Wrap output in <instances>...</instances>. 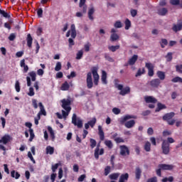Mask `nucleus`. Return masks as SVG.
Segmentation results:
<instances>
[{"label": "nucleus", "mask_w": 182, "mask_h": 182, "mask_svg": "<svg viewBox=\"0 0 182 182\" xmlns=\"http://www.w3.org/2000/svg\"><path fill=\"white\" fill-rule=\"evenodd\" d=\"M100 77L97 73V68L94 67L92 70V73L90 72L87 74V89H92L93 87V83L95 86L99 85V79Z\"/></svg>", "instance_id": "nucleus-1"}, {"label": "nucleus", "mask_w": 182, "mask_h": 182, "mask_svg": "<svg viewBox=\"0 0 182 182\" xmlns=\"http://www.w3.org/2000/svg\"><path fill=\"white\" fill-rule=\"evenodd\" d=\"M130 119H136V117L134 115L127 114L124 117H122L119 119V123L120 124H124L127 129H132V127H134L136 124V121H134V119L130 120ZM127 120H129V121H127Z\"/></svg>", "instance_id": "nucleus-2"}, {"label": "nucleus", "mask_w": 182, "mask_h": 182, "mask_svg": "<svg viewBox=\"0 0 182 182\" xmlns=\"http://www.w3.org/2000/svg\"><path fill=\"white\" fill-rule=\"evenodd\" d=\"M175 114H176L174 112L166 113L163 116L162 119L164 122H167L169 126H173V124L176 123V119H171L173 118V116H175Z\"/></svg>", "instance_id": "nucleus-3"}, {"label": "nucleus", "mask_w": 182, "mask_h": 182, "mask_svg": "<svg viewBox=\"0 0 182 182\" xmlns=\"http://www.w3.org/2000/svg\"><path fill=\"white\" fill-rule=\"evenodd\" d=\"M72 124L74 126H77V129H82L83 127V122L82 119H77V115L76 114H73Z\"/></svg>", "instance_id": "nucleus-4"}, {"label": "nucleus", "mask_w": 182, "mask_h": 182, "mask_svg": "<svg viewBox=\"0 0 182 182\" xmlns=\"http://www.w3.org/2000/svg\"><path fill=\"white\" fill-rule=\"evenodd\" d=\"M161 150L163 154L167 155L170 153V144L167 142V140L164 139L161 144Z\"/></svg>", "instance_id": "nucleus-5"}, {"label": "nucleus", "mask_w": 182, "mask_h": 182, "mask_svg": "<svg viewBox=\"0 0 182 182\" xmlns=\"http://www.w3.org/2000/svg\"><path fill=\"white\" fill-rule=\"evenodd\" d=\"M61 107H63V109H64V110H68L69 112V110H72V107H70V105H72V101H70V100L69 99H63L61 100Z\"/></svg>", "instance_id": "nucleus-6"}, {"label": "nucleus", "mask_w": 182, "mask_h": 182, "mask_svg": "<svg viewBox=\"0 0 182 182\" xmlns=\"http://www.w3.org/2000/svg\"><path fill=\"white\" fill-rule=\"evenodd\" d=\"M103 154H105V149L103 148L100 149V144H98L94 152L96 160H99V156H103Z\"/></svg>", "instance_id": "nucleus-7"}, {"label": "nucleus", "mask_w": 182, "mask_h": 182, "mask_svg": "<svg viewBox=\"0 0 182 182\" xmlns=\"http://www.w3.org/2000/svg\"><path fill=\"white\" fill-rule=\"evenodd\" d=\"M120 152L119 154L121 156H130V150L129 149V147L126 145H121L119 146Z\"/></svg>", "instance_id": "nucleus-8"}, {"label": "nucleus", "mask_w": 182, "mask_h": 182, "mask_svg": "<svg viewBox=\"0 0 182 182\" xmlns=\"http://www.w3.org/2000/svg\"><path fill=\"white\" fill-rule=\"evenodd\" d=\"M118 90H120L119 95L121 96H126L130 93V87H125L123 88V85H118Z\"/></svg>", "instance_id": "nucleus-9"}, {"label": "nucleus", "mask_w": 182, "mask_h": 182, "mask_svg": "<svg viewBox=\"0 0 182 182\" xmlns=\"http://www.w3.org/2000/svg\"><path fill=\"white\" fill-rule=\"evenodd\" d=\"M145 67L148 69V75L153 77L154 76V65L151 63H146Z\"/></svg>", "instance_id": "nucleus-10"}, {"label": "nucleus", "mask_w": 182, "mask_h": 182, "mask_svg": "<svg viewBox=\"0 0 182 182\" xmlns=\"http://www.w3.org/2000/svg\"><path fill=\"white\" fill-rule=\"evenodd\" d=\"M161 83V81L159 78L154 79L150 81L149 85L151 87H154L155 89H157L160 86V84Z\"/></svg>", "instance_id": "nucleus-11"}, {"label": "nucleus", "mask_w": 182, "mask_h": 182, "mask_svg": "<svg viewBox=\"0 0 182 182\" xmlns=\"http://www.w3.org/2000/svg\"><path fill=\"white\" fill-rule=\"evenodd\" d=\"M12 140V138L10 136L9 134H5L0 139V143H2L3 144H8L9 141Z\"/></svg>", "instance_id": "nucleus-12"}, {"label": "nucleus", "mask_w": 182, "mask_h": 182, "mask_svg": "<svg viewBox=\"0 0 182 182\" xmlns=\"http://www.w3.org/2000/svg\"><path fill=\"white\" fill-rule=\"evenodd\" d=\"M158 168H161L162 170H173V168H174V166L166 164H161L158 165Z\"/></svg>", "instance_id": "nucleus-13"}, {"label": "nucleus", "mask_w": 182, "mask_h": 182, "mask_svg": "<svg viewBox=\"0 0 182 182\" xmlns=\"http://www.w3.org/2000/svg\"><path fill=\"white\" fill-rule=\"evenodd\" d=\"M141 173H143V171L140 167L137 166L135 168L134 174L136 180L139 181L140 178H141Z\"/></svg>", "instance_id": "nucleus-14"}, {"label": "nucleus", "mask_w": 182, "mask_h": 182, "mask_svg": "<svg viewBox=\"0 0 182 182\" xmlns=\"http://www.w3.org/2000/svg\"><path fill=\"white\" fill-rule=\"evenodd\" d=\"M182 29V21L178 23H173V27H172V31H173V32H180V31H181Z\"/></svg>", "instance_id": "nucleus-15"}, {"label": "nucleus", "mask_w": 182, "mask_h": 182, "mask_svg": "<svg viewBox=\"0 0 182 182\" xmlns=\"http://www.w3.org/2000/svg\"><path fill=\"white\" fill-rule=\"evenodd\" d=\"M101 82L102 85H107V73L106 71H102Z\"/></svg>", "instance_id": "nucleus-16"}, {"label": "nucleus", "mask_w": 182, "mask_h": 182, "mask_svg": "<svg viewBox=\"0 0 182 182\" xmlns=\"http://www.w3.org/2000/svg\"><path fill=\"white\" fill-rule=\"evenodd\" d=\"M144 100L146 103H157V99L154 98L152 96L144 97Z\"/></svg>", "instance_id": "nucleus-17"}, {"label": "nucleus", "mask_w": 182, "mask_h": 182, "mask_svg": "<svg viewBox=\"0 0 182 182\" xmlns=\"http://www.w3.org/2000/svg\"><path fill=\"white\" fill-rule=\"evenodd\" d=\"M137 59H139L138 55H134L129 60H128L130 66H133L137 62Z\"/></svg>", "instance_id": "nucleus-18"}, {"label": "nucleus", "mask_w": 182, "mask_h": 182, "mask_svg": "<svg viewBox=\"0 0 182 182\" xmlns=\"http://www.w3.org/2000/svg\"><path fill=\"white\" fill-rule=\"evenodd\" d=\"M98 134L100 136V140H101V141H103V140H105V132H103V129L100 125L98 126Z\"/></svg>", "instance_id": "nucleus-19"}, {"label": "nucleus", "mask_w": 182, "mask_h": 182, "mask_svg": "<svg viewBox=\"0 0 182 182\" xmlns=\"http://www.w3.org/2000/svg\"><path fill=\"white\" fill-rule=\"evenodd\" d=\"M38 107L40 108L38 113L41 114L43 116H46V110H45V106H43V104H42V102H39Z\"/></svg>", "instance_id": "nucleus-20"}, {"label": "nucleus", "mask_w": 182, "mask_h": 182, "mask_svg": "<svg viewBox=\"0 0 182 182\" xmlns=\"http://www.w3.org/2000/svg\"><path fill=\"white\" fill-rule=\"evenodd\" d=\"M168 12V10L166 8H161L158 9V14H159L161 16H166L167 13Z\"/></svg>", "instance_id": "nucleus-21"}, {"label": "nucleus", "mask_w": 182, "mask_h": 182, "mask_svg": "<svg viewBox=\"0 0 182 182\" xmlns=\"http://www.w3.org/2000/svg\"><path fill=\"white\" fill-rule=\"evenodd\" d=\"M27 46H28L30 48H32V42H33V38H32V36H31V33H28L27 35Z\"/></svg>", "instance_id": "nucleus-22"}, {"label": "nucleus", "mask_w": 182, "mask_h": 182, "mask_svg": "<svg viewBox=\"0 0 182 182\" xmlns=\"http://www.w3.org/2000/svg\"><path fill=\"white\" fill-rule=\"evenodd\" d=\"M164 109H167V107L166 106V105H163V104H161V102H159L157 104V107L155 109V112L157 113V112H160V110H163Z\"/></svg>", "instance_id": "nucleus-23"}, {"label": "nucleus", "mask_w": 182, "mask_h": 182, "mask_svg": "<svg viewBox=\"0 0 182 182\" xmlns=\"http://www.w3.org/2000/svg\"><path fill=\"white\" fill-rule=\"evenodd\" d=\"M127 180H129V173H126L120 176L119 182H124Z\"/></svg>", "instance_id": "nucleus-24"}, {"label": "nucleus", "mask_w": 182, "mask_h": 182, "mask_svg": "<svg viewBox=\"0 0 182 182\" xmlns=\"http://www.w3.org/2000/svg\"><path fill=\"white\" fill-rule=\"evenodd\" d=\"M93 14H95V8L92 7L88 11V18L90 21H93V19H95Z\"/></svg>", "instance_id": "nucleus-25"}, {"label": "nucleus", "mask_w": 182, "mask_h": 182, "mask_svg": "<svg viewBox=\"0 0 182 182\" xmlns=\"http://www.w3.org/2000/svg\"><path fill=\"white\" fill-rule=\"evenodd\" d=\"M156 75L160 81L166 79V73H164L163 71H157Z\"/></svg>", "instance_id": "nucleus-26"}, {"label": "nucleus", "mask_w": 182, "mask_h": 182, "mask_svg": "<svg viewBox=\"0 0 182 182\" xmlns=\"http://www.w3.org/2000/svg\"><path fill=\"white\" fill-rule=\"evenodd\" d=\"M119 35L117 33H112L110 36V41L111 42H116V41H119Z\"/></svg>", "instance_id": "nucleus-27"}, {"label": "nucleus", "mask_w": 182, "mask_h": 182, "mask_svg": "<svg viewBox=\"0 0 182 182\" xmlns=\"http://www.w3.org/2000/svg\"><path fill=\"white\" fill-rule=\"evenodd\" d=\"M46 154H53V153H55V148L50 146H48L46 149Z\"/></svg>", "instance_id": "nucleus-28"}, {"label": "nucleus", "mask_w": 182, "mask_h": 182, "mask_svg": "<svg viewBox=\"0 0 182 182\" xmlns=\"http://www.w3.org/2000/svg\"><path fill=\"white\" fill-rule=\"evenodd\" d=\"M144 149L145 150V151H151V144H150L149 141H146L144 146Z\"/></svg>", "instance_id": "nucleus-29"}, {"label": "nucleus", "mask_w": 182, "mask_h": 182, "mask_svg": "<svg viewBox=\"0 0 182 182\" xmlns=\"http://www.w3.org/2000/svg\"><path fill=\"white\" fill-rule=\"evenodd\" d=\"M11 176L13 178H16V180H18V178H19V177H21V174L18 172H16L15 171H12L11 172Z\"/></svg>", "instance_id": "nucleus-30"}, {"label": "nucleus", "mask_w": 182, "mask_h": 182, "mask_svg": "<svg viewBox=\"0 0 182 182\" xmlns=\"http://www.w3.org/2000/svg\"><path fill=\"white\" fill-rule=\"evenodd\" d=\"M48 130L50 133V136L51 137L52 141H55V132H53V129L50 127H48Z\"/></svg>", "instance_id": "nucleus-31"}, {"label": "nucleus", "mask_w": 182, "mask_h": 182, "mask_svg": "<svg viewBox=\"0 0 182 182\" xmlns=\"http://www.w3.org/2000/svg\"><path fill=\"white\" fill-rule=\"evenodd\" d=\"M70 87V85H69V83H68V81H65L61 86V90H69V88Z\"/></svg>", "instance_id": "nucleus-32"}, {"label": "nucleus", "mask_w": 182, "mask_h": 182, "mask_svg": "<svg viewBox=\"0 0 182 182\" xmlns=\"http://www.w3.org/2000/svg\"><path fill=\"white\" fill-rule=\"evenodd\" d=\"M124 23L126 31H129L132 26V21H130L129 18H126Z\"/></svg>", "instance_id": "nucleus-33"}, {"label": "nucleus", "mask_w": 182, "mask_h": 182, "mask_svg": "<svg viewBox=\"0 0 182 182\" xmlns=\"http://www.w3.org/2000/svg\"><path fill=\"white\" fill-rule=\"evenodd\" d=\"M144 73H146V70H144V68H139L136 73L135 77H139V76H141V75H144Z\"/></svg>", "instance_id": "nucleus-34"}, {"label": "nucleus", "mask_w": 182, "mask_h": 182, "mask_svg": "<svg viewBox=\"0 0 182 182\" xmlns=\"http://www.w3.org/2000/svg\"><path fill=\"white\" fill-rule=\"evenodd\" d=\"M120 176V173H114L109 176L110 180H117L119 178V176Z\"/></svg>", "instance_id": "nucleus-35"}, {"label": "nucleus", "mask_w": 182, "mask_h": 182, "mask_svg": "<svg viewBox=\"0 0 182 182\" xmlns=\"http://www.w3.org/2000/svg\"><path fill=\"white\" fill-rule=\"evenodd\" d=\"M109 50L111 52H116L118 49H120V46H111L108 47Z\"/></svg>", "instance_id": "nucleus-36"}, {"label": "nucleus", "mask_w": 182, "mask_h": 182, "mask_svg": "<svg viewBox=\"0 0 182 182\" xmlns=\"http://www.w3.org/2000/svg\"><path fill=\"white\" fill-rule=\"evenodd\" d=\"M105 146H107V147H108V149H109V150L113 149V142H112V141L105 140Z\"/></svg>", "instance_id": "nucleus-37"}, {"label": "nucleus", "mask_w": 182, "mask_h": 182, "mask_svg": "<svg viewBox=\"0 0 182 182\" xmlns=\"http://www.w3.org/2000/svg\"><path fill=\"white\" fill-rule=\"evenodd\" d=\"M83 58V50H80L76 54V59L80 60Z\"/></svg>", "instance_id": "nucleus-38"}, {"label": "nucleus", "mask_w": 182, "mask_h": 182, "mask_svg": "<svg viewBox=\"0 0 182 182\" xmlns=\"http://www.w3.org/2000/svg\"><path fill=\"white\" fill-rule=\"evenodd\" d=\"M167 45H168V41H167V39L162 38L161 43V48H166V46H167Z\"/></svg>", "instance_id": "nucleus-39"}, {"label": "nucleus", "mask_w": 182, "mask_h": 182, "mask_svg": "<svg viewBox=\"0 0 182 182\" xmlns=\"http://www.w3.org/2000/svg\"><path fill=\"white\" fill-rule=\"evenodd\" d=\"M173 83H182V78L180 77H175L171 80Z\"/></svg>", "instance_id": "nucleus-40"}, {"label": "nucleus", "mask_w": 182, "mask_h": 182, "mask_svg": "<svg viewBox=\"0 0 182 182\" xmlns=\"http://www.w3.org/2000/svg\"><path fill=\"white\" fill-rule=\"evenodd\" d=\"M90 143L91 149H95V147H96V144H97V142H96V139L92 138L90 139Z\"/></svg>", "instance_id": "nucleus-41"}, {"label": "nucleus", "mask_w": 182, "mask_h": 182, "mask_svg": "<svg viewBox=\"0 0 182 182\" xmlns=\"http://www.w3.org/2000/svg\"><path fill=\"white\" fill-rule=\"evenodd\" d=\"M28 75L31 76L32 82H35L36 80V73H35V71L30 72Z\"/></svg>", "instance_id": "nucleus-42"}, {"label": "nucleus", "mask_w": 182, "mask_h": 182, "mask_svg": "<svg viewBox=\"0 0 182 182\" xmlns=\"http://www.w3.org/2000/svg\"><path fill=\"white\" fill-rule=\"evenodd\" d=\"M96 122H97L96 117H94L92 119V120L89 121L87 124H90V127L93 128L95 127V124H96Z\"/></svg>", "instance_id": "nucleus-43"}, {"label": "nucleus", "mask_w": 182, "mask_h": 182, "mask_svg": "<svg viewBox=\"0 0 182 182\" xmlns=\"http://www.w3.org/2000/svg\"><path fill=\"white\" fill-rule=\"evenodd\" d=\"M29 133H30V138H29V141H33V139H35V133L33 132V129H29Z\"/></svg>", "instance_id": "nucleus-44"}, {"label": "nucleus", "mask_w": 182, "mask_h": 182, "mask_svg": "<svg viewBox=\"0 0 182 182\" xmlns=\"http://www.w3.org/2000/svg\"><path fill=\"white\" fill-rule=\"evenodd\" d=\"M61 69H62V63L58 61L56 63L55 70V72H59V70H61Z\"/></svg>", "instance_id": "nucleus-45"}, {"label": "nucleus", "mask_w": 182, "mask_h": 182, "mask_svg": "<svg viewBox=\"0 0 182 182\" xmlns=\"http://www.w3.org/2000/svg\"><path fill=\"white\" fill-rule=\"evenodd\" d=\"M0 15L4 16V18H11V16L6 13L4 10L0 9Z\"/></svg>", "instance_id": "nucleus-46"}, {"label": "nucleus", "mask_w": 182, "mask_h": 182, "mask_svg": "<svg viewBox=\"0 0 182 182\" xmlns=\"http://www.w3.org/2000/svg\"><path fill=\"white\" fill-rule=\"evenodd\" d=\"M15 89L17 93H19L21 92V85L19 84V81L16 80L15 83Z\"/></svg>", "instance_id": "nucleus-47"}, {"label": "nucleus", "mask_w": 182, "mask_h": 182, "mask_svg": "<svg viewBox=\"0 0 182 182\" xmlns=\"http://www.w3.org/2000/svg\"><path fill=\"white\" fill-rule=\"evenodd\" d=\"M166 58L167 62H171L173 60V53H168Z\"/></svg>", "instance_id": "nucleus-48"}, {"label": "nucleus", "mask_w": 182, "mask_h": 182, "mask_svg": "<svg viewBox=\"0 0 182 182\" xmlns=\"http://www.w3.org/2000/svg\"><path fill=\"white\" fill-rule=\"evenodd\" d=\"M69 113H70V110H62V115L64 119H66L69 116Z\"/></svg>", "instance_id": "nucleus-49"}, {"label": "nucleus", "mask_w": 182, "mask_h": 182, "mask_svg": "<svg viewBox=\"0 0 182 182\" xmlns=\"http://www.w3.org/2000/svg\"><path fill=\"white\" fill-rule=\"evenodd\" d=\"M166 181H169V182H173L174 181V177L173 176H169L168 178H164L162 179V182H166Z\"/></svg>", "instance_id": "nucleus-50"}, {"label": "nucleus", "mask_w": 182, "mask_h": 182, "mask_svg": "<svg viewBox=\"0 0 182 182\" xmlns=\"http://www.w3.org/2000/svg\"><path fill=\"white\" fill-rule=\"evenodd\" d=\"M32 106L33 109H38V100L32 99Z\"/></svg>", "instance_id": "nucleus-51"}, {"label": "nucleus", "mask_w": 182, "mask_h": 182, "mask_svg": "<svg viewBox=\"0 0 182 182\" xmlns=\"http://www.w3.org/2000/svg\"><path fill=\"white\" fill-rule=\"evenodd\" d=\"M90 43H87L86 44H85L84 46V49H85V52H89L90 50Z\"/></svg>", "instance_id": "nucleus-52"}, {"label": "nucleus", "mask_w": 182, "mask_h": 182, "mask_svg": "<svg viewBox=\"0 0 182 182\" xmlns=\"http://www.w3.org/2000/svg\"><path fill=\"white\" fill-rule=\"evenodd\" d=\"M105 58L106 60H108V62H114V60L112 57H110V55H109V54L107 53L105 54Z\"/></svg>", "instance_id": "nucleus-53"}, {"label": "nucleus", "mask_w": 182, "mask_h": 182, "mask_svg": "<svg viewBox=\"0 0 182 182\" xmlns=\"http://www.w3.org/2000/svg\"><path fill=\"white\" fill-rule=\"evenodd\" d=\"M37 15H38V18H42V16L43 15V10L42 9V8H40L38 9Z\"/></svg>", "instance_id": "nucleus-54"}, {"label": "nucleus", "mask_w": 182, "mask_h": 182, "mask_svg": "<svg viewBox=\"0 0 182 182\" xmlns=\"http://www.w3.org/2000/svg\"><path fill=\"white\" fill-rule=\"evenodd\" d=\"M114 28H122V21H116L114 24Z\"/></svg>", "instance_id": "nucleus-55"}, {"label": "nucleus", "mask_w": 182, "mask_h": 182, "mask_svg": "<svg viewBox=\"0 0 182 182\" xmlns=\"http://www.w3.org/2000/svg\"><path fill=\"white\" fill-rule=\"evenodd\" d=\"M28 157H29L30 160L32 161V162L33 163V164H35L36 163V161H35V159H33V156H32V153H31V151L28 152Z\"/></svg>", "instance_id": "nucleus-56"}, {"label": "nucleus", "mask_w": 182, "mask_h": 182, "mask_svg": "<svg viewBox=\"0 0 182 182\" xmlns=\"http://www.w3.org/2000/svg\"><path fill=\"white\" fill-rule=\"evenodd\" d=\"M176 69L178 73H182V64L176 65Z\"/></svg>", "instance_id": "nucleus-57"}, {"label": "nucleus", "mask_w": 182, "mask_h": 182, "mask_svg": "<svg viewBox=\"0 0 182 182\" xmlns=\"http://www.w3.org/2000/svg\"><path fill=\"white\" fill-rule=\"evenodd\" d=\"M110 166H107L105 168V176H109V174L110 173Z\"/></svg>", "instance_id": "nucleus-58"}, {"label": "nucleus", "mask_w": 182, "mask_h": 182, "mask_svg": "<svg viewBox=\"0 0 182 182\" xmlns=\"http://www.w3.org/2000/svg\"><path fill=\"white\" fill-rule=\"evenodd\" d=\"M114 141L117 144H119V143H124V139H123V138H122V137H117V139H115Z\"/></svg>", "instance_id": "nucleus-59"}, {"label": "nucleus", "mask_w": 182, "mask_h": 182, "mask_svg": "<svg viewBox=\"0 0 182 182\" xmlns=\"http://www.w3.org/2000/svg\"><path fill=\"white\" fill-rule=\"evenodd\" d=\"M28 96H35V91L33 90V87H31L29 88V92L28 93Z\"/></svg>", "instance_id": "nucleus-60"}, {"label": "nucleus", "mask_w": 182, "mask_h": 182, "mask_svg": "<svg viewBox=\"0 0 182 182\" xmlns=\"http://www.w3.org/2000/svg\"><path fill=\"white\" fill-rule=\"evenodd\" d=\"M170 4L171 5H180V0H171Z\"/></svg>", "instance_id": "nucleus-61"}, {"label": "nucleus", "mask_w": 182, "mask_h": 182, "mask_svg": "<svg viewBox=\"0 0 182 182\" xmlns=\"http://www.w3.org/2000/svg\"><path fill=\"white\" fill-rule=\"evenodd\" d=\"M68 43H69V48H72V46H74L75 45V41H73V38H69L68 39Z\"/></svg>", "instance_id": "nucleus-62"}, {"label": "nucleus", "mask_w": 182, "mask_h": 182, "mask_svg": "<svg viewBox=\"0 0 182 182\" xmlns=\"http://www.w3.org/2000/svg\"><path fill=\"white\" fill-rule=\"evenodd\" d=\"M112 112L114 114H120V109L119 108H116V107L113 108Z\"/></svg>", "instance_id": "nucleus-63"}, {"label": "nucleus", "mask_w": 182, "mask_h": 182, "mask_svg": "<svg viewBox=\"0 0 182 182\" xmlns=\"http://www.w3.org/2000/svg\"><path fill=\"white\" fill-rule=\"evenodd\" d=\"M131 16L132 18H134L137 15V10L136 9H131Z\"/></svg>", "instance_id": "nucleus-64"}]
</instances>
